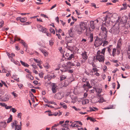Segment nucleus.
Listing matches in <instances>:
<instances>
[{"instance_id":"f03ea898","label":"nucleus","mask_w":130,"mask_h":130,"mask_svg":"<svg viewBox=\"0 0 130 130\" xmlns=\"http://www.w3.org/2000/svg\"><path fill=\"white\" fill-rule=\"evenodd\" d=\"M37 27L39 31L43 33L46 32V31L47 30V29L43 27L42 26L40 25H38L37 26Z\"/></svg>"},{"instance_id":"774afa93","label":"nucleus","mask_w":130,"mask_h":130,"mask_svg":"<svg viewBox=\"0 0 130 130\" xmlns=\"http://www.w3.org/2000/svg\"><path fill=\"white\" fill-rule=\"evenodd\" d=\"M31 23L30 22H26L24 24V25H28L30 24Z\"/></svg>"},{"instance_id":"69168bd1","label":"nucleus","mask_w":130,"mask_h":130,"mask_svg":"<svg viewBox=\"0 0 130 130\" xmlns=\"http://www.w3.org/2000/svg\"><path fill=\"white\" fill-rule=\"evenodd\" d=\"M1 82L3 84H4V85L6 87H7V85H6V83L5 82H4L2 80H1Z\"/></svg>"},{"instance_id":"ea45409f","label":"nucleus","mask_w":130,"mask_h":130,"mask_svg":"<svg viewBox=\"0 0 130 130\" xmlns=\"http://www.w3.org/2000/svg\"><path fill=\"white\" fill-rule=\"evenodd\" d=\"M68 64L70 65L71 66H74L75 65L73 63H72L70 62H68Z\"/></svg>"},{"instance_id":"f8f14e48","label":"nucleus","mask_w":130,"mask_h":130,"mask_svg":"<svg viewBox=\"0 0 130 130\" xmlns=\"http://www.w3.org/2000/svg\"><path fill=\"white\" fill-rule=\"evenodd\" d=\"M40 50L44 55L45 56H47L48 55L47 53L45 50L43 49H40Z\"/></svg>"},{"instance_id":"13d9d810","label":"nucleus","mask_w":130,"mask_h":130,"mask_svg":"<svg viewBox=\"0 0 130 130\" xmlns=\"http://www.w3.org/2000/svg\"><path fill=\"white\" fill-rule=\"evenodd\" d=\"M45 106H47V107H51V108H54V107L53 106H52L50 105H48L47 104H46L45 105Z\"/></svg>"},{"instance_id":"b1692460","label":"nucleus","mask_w":130,"mask_h":130,"mask_svg":"<svg viewBox=\"0 0 130 130\" xmlns=\"http://www.w3.org/2000/svg\"><path fill=\"white\" fill-rule=\"evenodd\" d=\"M3 99L5 101H7L9 100V97L8 95H5L3 97Z\"/></svg>"},{"instance_id":"7c9ffc66","label":"nucleus","mask_w":130,"mask_h":130,"mask_svg":"<svg viewBox=\"0 0 130 130\" xmlns=\"http://www.w3.org/2000/svg\"><path fill=\"white\" fill-rule=\"evenodd\" d=\"M73 54H71L69 56V57L67 58V59L68 60H70L73 57Z\"/></svg>"},{"instance_id":"1a4fd4ad","label":"nucleus","mask_w":130,"mask_h":130,"mask_svg":"<svg viewBox=\"0 0 130 130\" xmlns=\"http://www.w3.org/2000/svg\"><path fill=\"white\" fill-rule=\"evenodd\" d=\"M83 30L86 29L85 24L83 22H81L79 24V26Z\"/></svg>"},{"instance_id":"de8ad7c7","label":"nucleus","mask_w":130,"mask_h":130,"mask_svg":"<svg viewBox=\"0 0 130 130\" xmlns=\"http://www.w3.org/2000/svg\"><path fill=\"white\" fill-rule=\"evenodd\" d=\"M44 101L46 103L48 104H50V102L48 101L45 98V99H44Z\"/></svg>"},{"instance_id":"6e6552de","label":"nucleus","mask_w":130,"mask_h":130,"mask_svg":"<svg viewBox=\"0 0 130 130\" xmlns=\"http://www.w3.org/2000/svg\"><path fill=\"white\" fill-rule=\"evenodd\" d=\"M56 85L55 83H53V85L52 86V92L54 93H55L57 91L56 90Z\"/></svg>"},{"instance_id":"4be33fe9","label":"nucleus","mask_w":130,"mask_h":130,"mask_svg":"<svg viewBox=\"0 0 130 130\" xmlns=\"http://www.w3.org/2000/svg\"><path fill=\"white\" fill-rule=\"evenodd\" d=\"M73 28H71L70 30H69L68 32L70 36L72 37L73 36V34L72 33V30Z\"/></svg>"},{"instance_id":"e433bc0d","label":"nucleus","mask_w":130,"mask_h":130,"mask_svg":"<svg viewBox=\"0 0 130 130\" xmlns=\"http://www.w3.org/2000/svg\"><path fill=\"white\" fill-rule=\"evenodd\" d=\"M3 122V124L2 125V126L3 127H5L7 125L5 121L2 122Z\"/></svg>"},{"instance_id":"0eeeda50","label":"nucleus","mask_w":130,"mask_h":130,"mask_svg":"<svg viewBox=\"0 0 130 130\" xmlns=\"http://www.w3.org/2000/svg\"><path fill=\"white\" fill-rule=\"evenodd\" d=\"M101 29L102 31L103 32V33L104 35L106 36L105 37H104V38H105L107 35V29L105 27L102 26L101 27Z\"/></svg>"},{"instance_id":"e2e57ef3","label":"nucleus","mask_w":130,"mask_h":130,"mask_svg":"<svg viewBox=\"0 0 130 130\" xmlns=\"http://www.w3.org/2000/svg\"><path fill=\"white\" fill-rule=\"evenodd\" d=\"M56 31V32H58V33L61 32L62 31L60 29H59L57 31V29L55 28Z\"/></svg>"},{"instance_id":"f704fd0d","label":"nucleus","mask_w":130,"mask_h":130,"mask_svg":"<svg viewBox=\"0 0 130 130\" xmlns=\"http://www.w3.org/2000/svg\"><path fill=\"white\" fill-rule=\"evenodd\" d=\"M92 70L93 71V72H98L99 70L98 69L96 68L95 67L92 68Z\"/></svg>"},{"instance_id":"c756f323","label":"nucleus","mask_w":130,"mask_h":130,"mask_svg":"<svg viewBox=\"0 0 130 130\" xmlns=\"http://www.w3.org/2000/svg\"><path fill=\"white\" fill-rule=\"evenodd\" d=\"M116 52V49L115 48H114L113 49L112 55L113 57L115 56V55Z\"/></svg>"},{"instance_id":"052dcab7","label":"nucleus","mask_w":130,"mask_h":130,"mask_svg":"<svg viewBox=\"0 0 130 130\" xmlns=\"http://www.w3.org/2000/svg\"><path fill=\"white\" fill-rule=\"evenodd\" d=\"M64 121H60L59 122V125H60V126H63L62 125H61L63 123H64Z\"/></svg>"},{"instance_id":"20e7f679","label":"nucleus","mask_w":130,"mask_h":130,"mask_svg":"<svg viewBox=\"0 0 130 130\" xmlns=\"http://www.w3.org/2000/svg\"><path fill=\"white\" fill-rule=\"evenodd\" d=\"M109 31L111 34H114L115 35L118 33V29L114 26L111 28V29L109 30Z\"/></svg>"},{"instance_id":"864d4df0","label":"nucleus","mask_w":130,"mask_h":130,"mask_svg":"<svg viewBox=\"0 0 130 130\" xmlns=\"http://www.w3.org/2000/svg\"><path fill=\"white\" fill-rule=\"evenodd\" d=\"M107 48L108 52L110 54H111V50L110 49V47H107Z\"/></svg>"},{"instance_id":"a211bd4d","label":"nucleus","mask_w":130,"mask_h":130,"mask_svg":"<svg viewBox=\"0 0 130 130\" xmlns=\"http://www.w3.org/2000/svg\"><path fill=\"white\" fill-rule=\"evenodd\" d=\"M94 21H91L90 23V26L91 28L92 29H94L95 28V27L94 26Z\"/></svg>"},{"instance_id":"423d86ee","label":"nucleus","mask_w":130,"mask_h":130,"mask_svg":"<svg viewBox=\"0 0 130 130\" xmlns=\"http://www.w3.org/2000/svg\"><path fill=\"white\" fill-rule=\"evenodd\" d=\"M81 55L83 58V59H84V60H86L87 59L88 56L87 55V52H84L82 53Z\"/></svg>"},{"instance_id":"bf43d9fd","label":"nucleus","mask_w":130,"mask_h":130,"mask_svg":"<svg viewBox=\"0 0 130 130\" xmlns=\"http://www.w3.org/2000/svg\"><path fill=\"white\" fill-rule=\"evenodd\" d=\"M21 112L19 113L17 115V117L21 118Z\"/></svg>"},{"instance_id":"7ed1b4c3","label":"nucleus","mask_w":130,"mask_h":130,"mask_svg":"<svg viewBox=\"0 0 130 130\" xmlns=\"http://www.w3.org/2000/svg\"><path fill=\"white\" fill-rule=\"evenodd\" d=\"M96 59L98 60L99 62H104L105 58L103 55L95 56Z\"/></svg>"},{"instance_id":"39448f33","label":"nucleus","mask_w":130,"mask_h":130,"mask_svg":"<svg viewBox=\"0 0 130 130\" xmlns=\"http://www.w3.org/2000/svg\"><path fill=\"white\" fill-rule=\"evenodd\" d=\"M72 37H72L70 36L66 38V41L67 42L66 44L67 45L68 43H71L73 42V39L72 38Z\"/></svg>"},{"instance_id":"ddd939ff","label":"nucleus","mask_w":130,"mask_h":130,"mask_svg":"<svg viewBox=\"0 0 130 130\" xmlns=\"http://www.w3.org/2000/svg\"><path fill=\"white\" fill-rule=\"evenodd\" d=\"M61 94L60 93H57L55 95V97H56L57 99H60L62 98V96H61Z\"/></svg>"},{"instance_id":"09e8293b","label":"nucleus","mask_w":130,"mask_h":130,"mask_svg":"<svg viewBox=\"0 0 130 130\" xmlns=\"http://www.w3.org/2000/svg\"><path fill=\"white\" fill-rule=\"evenodd\" d=\"M0 28L2 27L3 25L4 22L3 21H2L1 22H0Z\"/></svg>"},{"instance_id":"c03bdc74","label":"nucleus","mask_w":130,"mask_h":130,"mask_svg":"<svg viewBox=\"0 0 130 130\" xmlns=\"http://www.w3.org/2000/svg\"><path fill=\"white\" fill-rule=\"evenodd\" d=\"M90 120L92 122H95L96 121V120L95 119H94L93 118L91 117H90Z\"/></svg>"},{"instance_id":"6ab92c4d","label":"nucleus","mask_w":130,"mask_h":130,"mask_svg":"<svg viewBox=\"0 0 130 130\" xmlns=\"http://www.w3.org/2000/svg\"><path fill=\"white\" fill-rule=\"evenodd\" d=\"M95 89L96 92L99 94H100L102 91V89H101L96 88Z\"/></svg>"},{"instance_id":"bb28decb","label":"nucleus","mask_w":130,"mask_h":130,"mask_svg":"<svg viewBox=\"0 0 130 130\" xmlns=\"http://www.w3.org/2000/svg\"><path fill=\"white\" fill-rule=\"evenodd\" d=\"M60 104L64 108L66 109L67 107V105H64V103H61Z\"/></svg>"},{"instance_id":"338daca9","label":"nucleus","mask_w":130,"mask_h":130,"mask_svg":"<svg viewBox=\"0 0 130 130\" xmlns=\"http://www.w3.org/2000/svg\"><path fill=\"white\" fill-rule=\"evenodd\" d=\"M49 43L50 45L52 46L54 42L52 41L51 40L49 41Z\"/></svg>"},{"instance_id":"49530a36","label":"nucleus","mask_w":130,"mask_h":130,"mask_svg":"<svg viewBox=\"0 0 130 130\" xmlns=\"http://www.w3.org/2000/svg\"><path fill=\"white\" fill-rule=\"evenodd\" d=\"M31 66H32L35 69H36L37 68V67L36 65V64H34V63L33 64L31 65Z\"/></svg>"},{"instance_id":"2eb2a0df","label":"nucleus","mask_w":130,"mask_h":130,"mask_svg":"<svg viewBox=\"0 0 130 130\" xmlns=\"http://www.w3.org/2000/svg\"><path fill=\"white\" fill-rule=\"evenodd\" d=\"M86 83L84 84V86H87L89 88H90L92 86L90 85V84L88 82H86Z\"/></svg>"},{"instance_id":"412c9836","label":"nucleus","mask_w":130,"mask_h":130,"mask_svg":"<svg viewBox=\"0 0 130 130\" xmlns=\"http://www.w3.org/2000/svg\"><path fill=\"white\" fill-rule=\"evenodd\" d=\"M89 38L90 39V42H92L93 40V34L91 33L90 34Z\"/></svg>"},{"instance_id":"4468645a","label":"nucleus","mask_w":130,"mask_h":130,"mask_svg":"<svg viewBox=\"0 0 130 130\" xmlns=\"http://www.w3.org/2000/svg\"><path fill=\"white\" fill-rule=\"evenodd\" d=\"M20 62L21 64L24 67H27L29 66V65L27 63L23 61L22 60H20Z\"/></svg>"},{"instance_id":"5fc2aeb1","label":"nucleus","mask_w":130,"mask_h":130,"mask_svg":"<svg viewBox=\"0 0 130 130\" xmlns=\"http://www.w3.org/2000/svg\"><path fill=\"white\" fill-rule=\"evenodd\" d=\"M12 106H7H7H5V108L7 109H10V108H11L12 107Z\"/></svg>"},{"instance_id":"473e14b6","label":"nucleus","mask_w":130,"mask_h":130,"mask_svg":"<svg viewBox=\"0 0 130 130\" xmlns=\"http://www.w3.org/2000/svg\"><path fill=\"white\" fill-rule=\"evenodd\" d=\"M106 49V48H104L102 50L101 52V54H103V55H104Z\"/></svg>"},{"instance_id":"9b49d317","label":"nucleus","mask_w":130,"mask_h":130,"mask_svg":"<svg viewBox=\"0 0 130 130\" xmlns=\"http://www.w3.org/2000/svg\"><path fill=\"white\" fill-rule=\"evenodd\" d=\"M6 54L8 56L9 58H11V59L13 58V57H14L15 56V54L13 53H10L8 52H6Z\"/></svg>"},{"instance_id":"4d7b16f0","label":"nucleus","mask_w":130,"mask_h":130,"mask_svg":"<svg viewBox=\"0 0 130 130\" xmlns=\"http://www.w3.org/2000/svg\"><path fill=\"white\" fill-rule=\"evenodd\" d=\"M11 110H12V111L13 113H15L17 111V110L14 108H12Z\"/></svg>"},{"instance_id":"f3484780","label":"nucleus","mask_w":130,"mask_h":130,"mask_svg":"<svg viewBox=\"0 0 130 130\" xmlns=\"http://www.w3.org/2000/svg\"><path fill=\"white\" fill-rule=\"evenodd\" d=\"M12 115H10V117L8 118L7 120V123H9L12 120Z\"/></svg>"},{"instance_id":"5701e85b","label":"nucleus","mask_w":130,"mask_h":130,"mask_svg":"<svg viewBox=\"0 0 130 130\" xmlns=\"http://www.w3.org/2000/svg\"><path fill=\"white\" fill-rule=\"evenodd\" d=\"M103 40H104V41L102 46H106L108 44V42L107 41L105 40L104 41V39H103Z\"/></svg>"},{"instance_id":"9d476101","label":"nucleus","mask_w":130,"mask_h":130,"mask_svg":"<svg viewBox=\"0 0 130 130\" xmlns=\"http://www.w3.org/2000/svg\"><path fill=\"white\" fill-rule=\"evenodd\" d=\"M76 30L79 34H81L82 32V31L83 30L79 26L76 27Z\"/></svg>"},{"instance_id":"dca6fc26","label":"nucleus","mask_w":130,"mask_h":130,"mask_svg":"<svg viewBox=\"0 0 130 130\" xmlns=\"http://www.w3.org/2000/svg\"><path fill=\"white\" fill-rule=\"evenodd\" d=\"M43 66L45 68L47 69H48L50 67V66L47 62H46L45 64H44Z\"/></svg>"},{"instance_id":"2f4dec72","label":"nucleus","mask_w":130,"mask_h":130,"mask_svg":"<svg viewBox=\"0 0 130 130\" xmlns=\"http://www.w3.org/2000/svg\"><path fill=\"white\" fill-rule=\"evenodd\" d=\"M36 63H38L41 64V63L42 61L40 60H39L38 59H36L35 58L34 59Z\"/></svg>"},{"instance_id":"cd10ccee","label":"nucleus","mask_w":130,"mask_h":130,"mask_svg":"<svg viewBox=\"0 0 130 130\" xmlns=\"http://www.w3.org/2000/svg\"><path fill=\"white\" fill-rule=\"evenodd\" d=\"M50 32L51 33L54 34L55 33V31L54 29L52 28H50Z\"/></svg>"},{"instance_id":"6e6d98bb","label":"nucleus","mask_w":130,"mask_h":130,"mask_svg":"<svg viewBox=\"0 0 130 130\" xmlns=\"http://www.w3.org/2000/svg\"><path fill=\"white\" fill-rule=\"evenodd\" d=\"M91 6L94 7L95 8H97V7L96 6V5L95 3H91Z\"/></svg>"},{"instance_id":"3c124183","label":"nucleus","mask_w":130,"mask_h":130,"mask_svg":"<svg viewBox=\"0 0 130 130\" xmlns=\"http://www.w3.org/2000/svg\"><path fill=\"white\" fill-rule=\"evenodd\" d=\"M74 122L78 123L79 124L81 125H83L82 123L80 121H74Z\"/></svg>"},{"instance_id":"c9c22d12","label":"nucleus","mask_w":130,"mask_h":130,"mask_svg":"<svg viewBox=\"0 0 130 130\" xmlns=\"http://www.w3.org/2000/svg\"><path fill=\"white\" fill-rule=\"evenodd\" d=\"M44 74V73L43 72H41L39 73V75L40 77L42 78L43 77V75Z\"/></svg>"},{"instance_id":"79ce46f5","label":"nucleus","mask_w":130,"mask_h":130,"mask_svg":"<svg viewBox=\"0 0 130 130\" xmlns=\"http://www.w3.org/2000/svg\"><path fill=\"white\" fill-rule=\"evenodd\" d=\"M64 68H60V69L62 72H65L66 71V69H64Z\"/></svg>"},{"instance_id":"a878e982","label":"nucleus","mask_w":130,"mask_h":130,"mask_svg":"<svg viewBox=\"0 0 130 130\" xmlns=\"http://www.w3.org/2000/svg\"><path fill=\"white\" fill-rule=\"evenodd\" d=\"M66 76L64 75H62L60 77V81H61L65 79L66 78Z\"/></svg>"},{"instance_id":"a18cd8bd","label":"nucleus","mask_w":130,"mask_h":130,"mask_svg":"<svg viewBox=\"0 0 130 130\" xmlns=\"http://www.w3.org/2000/svg\"><path fill=\"white\" fill-rule=\"evenodd\" d=\"M101 51L99 50L97 52V55H96L95 56H98L102 55H101Z\"/></svg>"},{"instance_id":"8fccbe9b","label":"nucleus","mask_w":130,"mask_h":130,"mask_svg":"<svg viewBox=\"0 0 130 130\" xmlns=\"http://www.w3.org/2000/svg\"><path fill=\"white\" fill-rule=\"evenodd\" d=\"M127 7V6H124L122 7L120 9V10H125L126 9Z\"/></svg>"},{"instance_id":"680f3d73","label":"nucleus","mask_w":130,"mask_h":130,"mask_svg":"<svg viewBox=\"0 0 130 130\" xmlns=\"http://www.w3.org/2000/svg\"><path fill=\"white\" fill-rule=\"evenodd\" d=\"M56 35L58 36V38L59 39H61V38L60 34H56Z\"/></svg>"},{"instance_id":"72a5a7b5","label":"nucleus","mask_w":130,"mask_h":130,"mask_svg":"<svg viewBox=\"0 0 130 130\" xmlns=\"http://www.w3.org/2000/svg\"><path fill=\"white\" fill-rule=\"evenodd\" d=\"M72 107L75 109V110L78 111H79L80 110V109L79 108H76L75 106H73Z\"/></svg>"},{"instance_id":"aec40b11","label":"nucleus","mask_w":130,"mask_h":130,"mask_svg":"<svg viewBox=\"0 0 130 130\" xmlns=\"http://www.w3.org/2000/svg\"><path fill=\"white\" fill-rule=\"evenodd\" d=\"M15 130H21V127L20 125H17L15 126Z\"/></svg>"},{"instance_id":"f257e3e1","label":"nucleus","mask_w":130,"mask_h":130,"mask_svg":"<svg viewBox=\"0 0 130 130\" xmlns=\"http://www.w3.org/2000/svg\"><path fill=\"white\" fill-rule=\"evenodd\" d=\"M103 41L104 40L103 38H100L97 36L95 40L94 45L96 47H98L102 45Z\"/></svg>"},{"instance_id":"0e129e2a","label":"nucleus","mask_w":130,"mask_h":130,"mask_svg":"<svg viewBox=\"0 0 130 130\" xmlns=\"http://www.w3.org/2000/svg\"><path fill=\"white\" fill-rule=\"evenodd\" d=\"M29 94L30 96L31 97V98H32V97H33V98L34 97V96L33 94L31 92H30L29 93ZM32 99V98H31Z\"/></svg>"},{"instance_id":"603ef678","label":"nucleus","mask_w":130,"mask_h":130,"mask_svg":"<svg viewBox=\"0 0 130 130\" xmlns=\"http://www.w3.org/2000/svg\"><path fill=\"white\" fill-rule=\"evenodd\" d=\"M90 110H88V112L91 111H94L95 110L93 109L92 107H90L89 108Z\"/></svg>"},{"instance_id":"58836bf2","label":"nucleus","mask_w":130,"mask_h":130,"mask_svg":"<svg viewBox=\"0 0 130 130\" xmlns=\"http://www.w3.org/2000/svg\"><path fill=\"white\" fill-rule=\"evenodd\" d=\"M104 101V100L103 98H101L100 99V101L99 102L100 103H102Z\"/></svg>"},{"instance_id":"c85d7f7f","label":"nucleus","mask_w":130,"mask_h":130,"mask_svg":"<svg viewBox=\"0 0 130 130\" xmlns=\"http://www.w3.org/2000/svg\"><path fill=\"white\" fill-rule=\"evenodd\" d=\"M27 21V19L26 18H21L20 20V22H25Z\"/></svg>"},{"instance_id":"a19ab883","label":"nucleus","mask_w":130,"mask_h":130,"mask_svg":"<svg viewBox=\"0 0 130 130\" xmlns=\"http://www.w3.org/2000/svg\"><path fill=\"white\" fill-rule=\"evenodd\" d=\"M0 105L2 106L5 107L7 106V104L3 103H0Z\"/></svg>"},{"instance_id":"37998d69","label":"nucleus","mask_w":130,"mask_h":130,"mask_svg":"<svg viewBox=\"0 0 130 130\" xmlns=\"http://www.w3.org/2000/svg\"><path fill=\"white\" fill-rule=\"evenodd\" d=\"M13 62L17 65H20V62L18 61H14Z\"/></svg>"},{"instance_id":"393cba45","label":"nucleus","mask_w":130,"mask_h":130,"mask_svg":"<svg viewBox=\"0 0 130 130\" xmlns=\"http://www.w3.org/2000/svg\"><path fill=\"white\" fill-rule=\"evenodd\" d=\"M21 41L20 42V43L22 44H23V45L25 47H27V44L23 40H21Z\"/></svg>"},{"instance_id":"4c0bfd02","label":"nucleus","mask_w":130,"mask_h":130,"mask_svg":"<svg viewBox=\"0 0 130 130\" xmlns=\"http://www.w3.org/2000/svg\"><path fill=\"white\" fill-rule=\"evenodd\" d=\"M58 67L60 68H65V66H64L63 65L61 64V63L59 64L58 66Z\"/></svg>"}]
</instances>
